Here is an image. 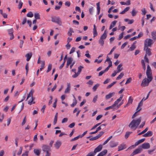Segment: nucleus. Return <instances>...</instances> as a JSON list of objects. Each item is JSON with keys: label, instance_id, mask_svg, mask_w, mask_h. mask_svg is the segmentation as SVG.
<instances>
[{"label": "nucleus", "instance_id": "f257e3e1", "mask_svg": "<svg viewBox=\"0 0 156 156\" xmlns=\"http://www.w3.org/2000/svg\"><path fill=\"white\" fill-rule=\"evenodd\" d=\"M146 74L147 79L145 78L143 80L141 84V86L142 87L147 86L152 79L151 70L149 65H148L147 66Z\"/></svg>", "mask_w": 156, "mask_h": 156}, {"label": "nucleus", "instance_id": "f03ea898", "mask_svg": "<svg viewBox=\"0 0 156 156\" xmlns=\"http://www.w3.org/2000/svg\"><path fill=\"white\" fill-rule=\"evenodd\" d=\"M141 120V117H140L136 119H133L130 122L129 126L133 130H135L140 124Z\"/></svg>", "mask_w": 156, "mask_h": 156}, {"label": "nucleus", "instance_id": "7ed1b4c3", "mask_svg": "<svg viewBox=\"0 0 156 156\" xmlns=\"http://www.w3.org/2000/svg\"><path fill=\"white\" fill-rule=\"evenodd\" d=\"M153 40L150 38H147L144 42V47H151L154 43Z\"/></svg>", "mask_w": 156, "mask_h": 156}, {"label": "nucleus", "instance_id": "20e7f679", "mask_svg": "<svg viewBox=\"0 0 156 156\" xmlns=\"http://www.w3.org/2000/svg\"><path fill=\"white\" fill-rule=\"evenodd\" d=\"M51 21L56 23L60 26L62 25V22L60 18L58 16H55L51 18Z\"/></svg>", "mask_w": 156, "mask_h": 156}, {"label": "nucleus", "instance_id": "39448f33", "mask_svg": "<svg viewBox=\"0 0 156 156\" xmlns=\"http://www.w3.org/2000/svg\"><path fill=\"white\" fill-rule=\"evenodd\" d=\"M42 148L43 151L44 152H49L51 151L50 147L47 145H43L42 146Z\"/></svg>", "mask_w": 156, "mask_h": 156}, {"label": "nucleus", "instance_id": "423d86ee", "mask_svg": "<svg viewBox=\"0 0 156 156\" xmlns=\"http://www.w3.org/2000/svg\"><path fill=\"white\" fill-rule=\"evenodd\" d=\"M144 50L145 51L146 54L145 55L149 56L151 54V50L148 47H144Z\"/></svg>", "mask_w": 156, "mask_h": 156}, {"label": "nucleus", "instance_id": "0eeeda50", "mask_svg": "<svg viewBox=\"0 0 156 156\" xmlns=\"http://www.w3.org/2000/svg\"><path fill=\"white\" fill-rule=\"evenodd\" d=\"M123 96V95H121L120 98H119L117 99V100L115 101L113 105L114 107L117 106V105H118V103L122 99Z\"/></svg>", "mask_w": 156, "mask_h": 156}, {"label": "nucleus", "instance_id": "6e6552de", "mask_svg": "<svg viewBox=\"0 0 156 156\" xmlns=\"http://www.w3.org/2000/svg\"><path fill=\"white\" fill-rule=\"evenodd\" d=\"M141 147L144 149H148L150 148V145L148 143H144L142 145Z\"/></svg>", "mask_w": 156, "mask_h": 156}, {"label": "nucleus", "instance_id": "1a4fd4ad", "mask_svg": "<svg viewBox=\"0 0 156 156\" xmlns=\"http://www.w3.org/2000/svg\"><path fill=\"white\" fill-rule=\"evenodd\" d=\"M67 87L64 93L65 94H68L70 92V91L71 90V86L70 84L69 83H67Z\"/></svg>", "mask_w": 156, "mask_h": 156}, {"label": "nucleus", "instance_id": "9d476101", "mask_svg": "<svg viewBox=\"0 0 156 156\" xmlns=\"http://www.w3.org/2000/svg\"><path fill=\"white\" fill-rule=\"evenodd\" d=\"M62 143L59 140L57 141L54 144V146L56 149H58L61 146Z\"/></svg>", "mask_w": 156, "mask_h": 156}, {"label": "nucleus", "instance_id": "9b49d317", "mask_svg": "<svg viewBox=\"0 0 156 156\" xmlns=\"http://www.w3.org/2000/svg\"><path fill=\"white\" fill-rule=\"evenodd\" d=\"M102 145H99L94 150V153L96 154V153L100 151L102 149Z\"/></svg>", "mask_w": 156, "mask_h": 156}, {"label": "nucleus", "instance_id": "f8f14e48", "mask_svg": "<svg viewBox=\"0 0 156 156\" xmlns=\"http://www.w3.org/2000/svg\"><path fill=\"white\" fill-rule=\"evenodd\" d=\"M115 94V93L114 92L109 93L105 96V98L106 100H108L112 97Z\"/></svg>", "mask_w": 156, "mask_h": 156}, {"label": "nucleus", "instance_id": "ddd939ff", "mask_svg": "<svg viewBox=\"0 0 156 156\" xmlns=\"http://www.w3.org/2000/svg\"><path fill=\"white\" fill-rule=\"evenodd\" d=\"M41 151V150L40 149H34V153L36 155L38 156L40 155Z\"/></svg>", "mask_w": 156, "mask_h": 156}, {"label": "nucleus", "instance_id": "4468645a", "mask_svg": "<svg viewBox=\"0 0 156 156\" xmlns=\"http://www.w3.org/2000/svg\"><path fill=\"white\" fill-rule=\"evenodd\" d=\"M126 148V145L122 144L119 145L118 147V151H119L125 149Z\"/></svg>", "mask_w": 156, "mask_h": 156}, {"label": "nucleus", "instance_id": "2eb2a0df", "mask_svg": "<svg viewBox=\"0 0 156 156\" xmlns=\"http://www.w3.org/2000/svg\"><path fill=\"white\" fill-rule=\"evenodd\" d=\"M122 64H119L117 66V70L116 71L118 73H119L122 71L123 69L122 67Z\"/></svg>", "mask_w": 156, "mask_h": 156}, {"label": "nucleus", "instance_id": "dca6fc26", "mask_svg": "<svg viewBox=\"0 0 156 156\" xmlns=\"http://www.w3.org/2000/svg\"><path fill=\"white\" fill-rule=\"evenodd\" d=\"M73 97L74 98V99L73 100V103L71 105V106L72 107H74L77 103V100L76 99L75 96L74 95H73Z\"/></svg>", "mask_w": 156, "mask_h": 156}, {"label": "nucleus", "instance_id": "f3484780", "mask_svg": "<svg viewBox=\"0 0 156 156\" xmlns=\"http://www.w3.org/2000/svg\"><path fill=\"white\" fill-rule=\"evenodd\" d=\"M32 56V54L31 53H27L25 55V57L27 58L26 60L27 61L30 60Z\"/></svg>", "mask_w": 156, "mask_h": 156}, {"label": "nucleus", "instance_id": "a211bd4d", "mask_svg": "<svg viewBox=\"0 0 156 156\" xmlns=\"http://www.w3.org/2000/svg\"><path fill=\"white\" fill-rule=\"evenodd\" d=\"M33 93L34 91L32 90H31L28 94L26 100H27L30 98H33Z\"/></svg>", "mask_w": 156, "mask_h": 156}, {"label": "nucleus", "instance_id": "6ab92c4d", "mask_svg": "<svg viewBox=\"0 0 156 156\" xmlns=\"http://www.w3.org/2000/svg\"><path fill=\"white\" fill-rule=\"evenodd\" d=\"M117 22V21L116 20L114 21L113 22H112L109 27V29L111 30V29L113 27H114L115 25L116 24V23Z\"/></svg>", "mask_w": 156, "mask_h": 156}, {"label": "nucleus", "instance_id": "aec40b11", "mask_svg": "<svg viewBox=\"0 0 156 156\" xmlns=\"http://www.w3.org/2000/svg\"><path fill=\"white\" fill-rule=\"evenodd\" d=\"M143 104V102L142 101H141L139 103L138 106L136 109V110L137 111V112H139L141 109V108L140 107H141Z\"/></svg>", "mask_w": 156, "mask_h": 156}, {"label": "nucleus", "instance_id": "412c9836", "mask_svg": "<svg viewBox=\"0 0 156 156\" xmlns=\"http://www.w3.org/2000/svg\"><path fill=\"white\" fill-rule=\"evenodd\" d=\"M107 151L106 150H105L99 154L97 156H103L107 153Z\"/></svg>", "mask_w": 156, "mask_h": 156}, {"label": "nucleus", "instance_id": "4be33fe9", "mask_svg": "<svg viewBox=\"0 0 156 156\" xmlns=\"http://www.w3.org/2000/svg\"><path fill=\"white\" fill-rule=\"evenodd\" d=\"M107 33L106 32V30H105L104 31V33L101 36L100 39H101L102 40L105 39L107 37Z\"/></svg>", "mask_w": 156, "mask_h": 156}, {"label": "nucleus", "instance_id": "5701e85b", "mask_svg": "<svg viewBox=\"0 0 156 156\" xmlns=\"http://www.w3.org/2000/svg\"><path fill=\"white\" fill-rule=\"evenodd\" d=\"M156 31H153L151 32L152 37V39L154 40V41H155L156 39Z\"/></svg>", "mask_w": 156, "mask_h": 156}, {"label": "nucleus", "instance_id": "b1692460", "mask_svg": "<svg viewBox=\"0 0 156 156\" xmlns=\"http://www.w3.org/2000/svg\"><path fill=\"white\" fill-rule=\"evenodd\" d=\"M141 151V149L140 148H139L136 149L135 151H133L134 153L136 154L140 153Z\"/></svg>", "mask_w": 156, "mask_h": 156}, {"label": "nucleus", "instance_id": "393cba45", "mask_svg": "<svg viewBox=\"0 0 156 156\" xmlns=\"http://www.w3.org/2000/svg\"><path fill=\"white\" fill-rule=\"evenodd\" d=\"M124 21L126 22H128V23L129 24H132L134 22V20H130L128 19H124Z\"/></svg>", "mask_w": 156, "mask_h": 156}, {"label": "nucleus", "instance_id": "a878e982", "mask_svg": "<svg viewBox=\"0 0 156 156\" xmlns=\"http://www.w3.org/2000/svg\"><path fill=\"white\" fill-rule=\"evenodd\" d=\"M34 17L36 20H39L40 19V15L38 13H36L34 15Z\"/></svg>", "mask_w": 156, "mask_h": 156}, {"label": "nucleus", "instance_id": "bb28decb", "mask_svg": "<svg viewBox=\"0 0 156 156\" xmlns=\"http://www.w3.org/2000/svg\"><path fill=\"white\" fill-rule=\"evenodd\" d=\"M145 140V138H143L138 140L136 142V145H138L139 144L144 142Z\"/></svg>", "mask_w": 156, "mask_h": 156}, {"label": "nucleus", "instance_id": "cd10ccee", "mask_svg": "<svg viewBox=\"0 0 156 156\" xmlns=\"http://www.w3.org/2000/svg\"><path fill=\"white\" fill-rule=\"evenodd\" d=\"M124 75V73L123 72L121 73L120 75H119L116 78V80H119L121 79L122 77Z\"/></svg>", "mask_w": 156, "mask_h": 156}, {"label": "nucleus", "instance_id": "c85d7f7f", "mask_svg": "<svg viewBox=\"0 0 156 156\" xmlns=\"http://www.w3.org/2000/svg\"><path fill=\"white\" fill-rule=\"evenodd\" d=\"M115 107L114 106H113V105H112L111 106H110L109 107H107V108H106L105 109V110H108L110 109H113V110H115Z\"/></svg>", "mask_w": 156, "mask_h": 156}, {"label": "nucleus", "instance_id": "c756f323", "mask_svg": "<svg viewBox=\"0 0 156 156\" xmlns=\"http://www.w3.org/2000/svg\"><path fill=\"white\" fill-rule=\"evenodd\" d=\"M73 61V59L72 58H68L67 63V65H70Z\"/></svg>", "mask_w": 156, "mask_h": 156}, {"label": "nucleus", "instance_id": "7c9ffc66", "mask_svg": "<svg viewBox=\"0 0 156 156\" xmlns=\"http://www.w3.org/2000/svg\"><path fill=\"white\" fill-rule=\"evenodd\" d=\"M141 63L142 66V67L144 70L146 69V66L144 62V60L142 59L141 61Z\"/></svg>", "mask_w": 156, "mask_h": 156}, {"label": "nucleus", "instance_id": "2f4dec72", "mask_svg": "<svg viewBox=\"0 0 156 156\" xmlns=\"http://www.w3.org/2000/svg\"><path fill=\"white\" fill-rule=\"evenodd\" d=\"M73 32V29L70 28H69V30L68 33V34L69 36H71L72 35V33Z\"/></svg>", "mask_w": 156, "mask_h": 156}, {"label": "nucleus", "instance_id": "473e14b6", "mask_svg": "<svg viewBox=\"0 0 156 156\" xmlns=\"http://www.w3.org/2000/svg\"><path fill=\"white\" fill-rule=\"evenodd\" d=\"M33 12H29L27 14V16L31 18L33 16Z\"/></svg>", "mask_w": 156, "mask_h": 156}, {"label": "nucleus", "instance_id": "72a5a7b5", "mask_svg": "<svg viewBox=\"0 0 156 156\" xmlns=\"http://www.w3.org/2000/svg\"><path fill=\"white\" fill-rule=\"evenodd\" d=\"M93 34L94 37H95L98 35V33L97 29H93Z\"/></svg>", "mask_w": 156, "mask_h": 156}, {"label": "nucleus", "instance_id": "f704fd0d", "mask_svg": "<svg viewBox=\"0 0 156 156\" xmlns=\"http://www.w3.org/2000/svg\"><path fill=\"white\" fill-rule=\"evenodd\" d=\"M148 127H147L145 128V129H144L143 131L142 132H140V133H139L138 134V135H141L142 134L144 133H146L148 130Z\"/></svg>", "mask_w": 156, "mask_h": 156}, {"label": "nucleus", "instance_id": "c9c22d12", "mask_svg": "<svg viewBox=\"0 0 156 156\" xmlns=\"http://www.w3.org/2000/svg\"><path fill=\"white\" fill-rule=\"evenodd\" d=\"M99 84H98L95 85L93 87L92 89L94 91H95L98 87L99 86Z\"/></svg>", "mask_w": 156, "mask_h": 156}, {"label": "nucleus", "instance_id": "e433bc0d", "mask_svg": "<svg viewBox=\"0 0 156 156\" xmlns=\"http://www.w3.org/2000/svg\"><path fill=\"white\" fill-rule=\"evenodd\" d=\"M45 65V62L44 61L42 62L41 63V68H40V70L42 71V70L44 68Z\"/></svg>", "mask_w": 156, "mask_h": 156}, {"label": "nucleus", "instance_id": "4c0bfd02", "mask_svg": "<svg viewBox=\"0 0 156 156\" xmlns=\"http://www.w3.org/2000/svg\"><path fill=\"white\" fill-rule=\"evenodd\" d=\"M98 43L99 44H100L101 45L103 46L104 44V40L100 39L99 40Z\"/></svg>", "mask_w": 156, "mask_h": 156}, {"label": "nucleus", "instance_id": "58836bf2", "mask_svg": "<svg viewBox=\"0 0 156 156\" xmlns=\"http://www.w3.org/2000/svg\"><path fill=\"white\" fill-rule=\"evenodd\" d=\"M116 83V82L115 81L112 82V83L111 84L108 85L107 87V89H109L114 84Z\"/></svg>", "mask_w": 156, "mask_h": 156}, {"label": "nucleus", "instance_id": "ea45409f", "mask_svg": "<svg viewBox=\"0 0 156 156\" xmlns=\"http://www.w3.org/2000/svg\"><path fill=\"white\" fill-rule=\"evenodd\" d=\"M83 68V66H80L78 68V71L77 73L80 74L82 69Z\"/></svg>", "mask_w": 156, "mask_h": 156}, {"label": "nucleus", "instance_id": "a19ab883", "mask_svg": "<svg viewBox=\"0 0 156 156\" xmlns=\"http://www.w3.org/2000/svg\"><path fill=\"white\" fill-rule=\"evenodd\" d=\"M9 35L13 34L14 30L13 28L9 29L7 30Z\"/></svg>", "mask_w": 156, "mask_h": 156}, {"label": "nucleus", "instance_id": "79ce46f5", "mask_svg": "<svg viewBox=\"0 0 156 156\" xmlns=\"http://www.w3.org/2000/svg\"><path fill=\"white\" fill-rule=\"evenodd\" d=\"M34 99L33 98H31L30 100H29L28 102V104L30 105H31L32 104H34L35 102H33Z\"/></svg>", "mask_w": 156, "mask_h": 156}, {"label": "nucleus", "instance_id": "37998d69", "mask_svg": "<svg viewBox=\"0 0 156 156\" xmlns=\"http://www.w3.org/2000/svg\"><path fill=\"white\" fill-rule=\"evenodd\" d=\"M112 136H111L109 137L104 142V143L103 144V145H105L108 142V141L112 138Z\"/></svg>", "mask_w": 156, "mask_h": 156}, {"label": "nucleus", "instance_id": "c03bdc74", "mask_svg": "<svg viewBox=\"0 0 156 156\" xmlns=\"http://www.w3.org/2000/svg\"><path fill=\"white\" fill-rule=\"evenodd\" d=\"M132 133V132H126L125 136V138H127L129 136L130 134Z\"/></svg>", "mask_w": 156, "mask_h": 156}, {"label": "nucleus", "instance_id": "a18cd8bd", "mask_svg": "<svg viewBox=\"0 0 156 156\" xmlns=\"http://www.w3.org/2000/svg\"><path fill=\"white\" fill-rule=\"evenodd\" d=\"M136 48V46L134 44H133L130 48L129 50L131 51L133 50Z\"/></svg>", "mask_w": 156, "mask_h": 156}, {"label": "nucleus", "instance_id": "49530a36", "mask_svg": "<svg viewBox=\"0 0 156 156\" xmlns=\"http://www.w3.org/2000/svg\"><path fill=\"white\" fill-rule=\"evenodd\" d=\"M52 68V65L51 64H49L48 66V70L47 71V72L48 73L49 72L51 69Z\"/></svg>", "mask_w": 156, "mask_h": 156}, {"label": "nucleus", "instance_id": "de8ad7c7", "mask_svg": "<svg viewBox=\"0 0 156 156\" xmlns=\"http://www.w3.org/2000/svg\"><path fill=\"white\" fill-rule=\"evenodd\" d=\"M23 150V148L22 147H20L19 151L17 153V154L18 155H20L22 153Z\"/></svg>", "mask_w": 156, "mask_h": 156}, {"label": "nucleus", "instance_id": "09e8293b", "mask_svg": "<svg viewBox=\"0 0 156 156\" xmlns=\"http://www.w3.org/2000/svg\"><path fill=\"white\" fill-rule=\"evenodd\" d=\"M124 34V32H122L119 35V38H118V40H121L123 37Z\"/></svg>", "mask_w": 156, "mask_h": 156}, {"label": "nucleus", "instance_id": "8fccbe9b", "mask_svg": "<svg viewBox=\"0 0 156 156\" xmlns=\"http://www.w3.org/2000/svg\"><path fill=\"white\" fill-rule=\"evenodd\" d=\"M95 154L94 153V152H91L89 153L86 156H94Z\"/></svg>", "mask_w": 156, "mask_h": 156}, {"label": "nucleus", "instance_id": "3c124183", "mask_svg": "<svg viewBox=\"0 0 156 156\" xmlns=\"http://www.w3.org/2000/svg\"><path fill=\"white\" fill-rule=\"evenodd\" d=\"M23 4V3L21 1H20L19 2V4L18 6V7L19 9H21L22 6Z\"/></svg>", "mask_w": 156, "mask_h": 156}, {"label": "nucleus", "instance_id": "603ef678", "mask_svg": "<svg viewBox=\"0 0 156 156\" xmlns=\"http://www.w3.org/2000/svg\"><path fill=\"white\" fill-rule=\"evenodd\" d=\"M148 136H152L153 134L152 132L151 131H148L147 133H146Z\"/></svg>", "mask_w": 156, "mask_h": 156}, {"label": "nucleus", "instance_id": "864d4df0", "mask_svg": "<svg viewBox=\"0 0 156 156\" xmlns=\"http://www.w3.org/2000/svg\"><path fill=\"white\" fill-rule=\"evenodd\" d=\"M132 78L131 77L127 79L125 83V84H127L131 82L132 81Z\"/></svg>", "mask_w": 156, "mask_h": 156}, {"label": "nucleus", "instance_id": "5fc2aeb1", "mask_svg": "<svg viewBox=\"0 0 156 156\" xmlns=\"http://www.w3.org/2000/svg\"><path fill=\"white\" fill-rule=\"evenodd\" d=\"M141 11H142V14L143 15H145L147 12H146V11L145 8H144L142 9H141Z\"/></svg>", "mask_w": 156, "mask_h": 156}, {"label": "nucleus", "instance_id": "6e6d98bb", "mask_svg": "<svg viewBox=\"0 0 156 156\" xmlns=\"http://www.w3.org/2000/svg\"><path fill=\"white\" fill-rule=\"evenodd\" d=\"M133 101V99L131 97H129L128 99V103L129 104H132Z\"/></svg>", "mask_w": 156, "mask_h": 156}, {"label": "nucleus", "instance_id": "4d7b16f0", "mask_svg": "<svg viewBox=\"0 0 156 156\" xmlns=\"http://www.w3.org/2000/svg\"><path fill=\"white\" fill-rule=\"evenodd\" d=\"M137 12L135 10V9H133L132 12L131 14L132 16H134L136 15Z\"/></svg>", "mask_w": 156, "mask_h": 156}, {"label": "nucleus", "instance_id": "13d9d810", "mask_svg": "<svg viewBox=\"0 0 156 156\" xmlns=\"http://www.w3.org/2000/svg\"><path fill=\"white\" fill-rule=\"evenodd\" d=\"M80 138V136L79 135L78 136H76V137H75V138H74L73 139H71V141H75V140H77V139H78L79 138Z\"/></svg>", "mask_w": 156, "mask_h": 156}, {"label": "nucleus", "instance_id": "bf43d9fd", "mask_svg": "<svg viewBox=\"0 0 156 156\" xmlns=\"http://www.w3.org/2000/svg\"><path fill=\"white\" fill-rule=\"evenodd\" d=\"M79 74H80L77 72L75 73V74L72 76V77L73 78H76L79 76Z\"/></svg>", "mask_w": 156, "mask_h": 156}, {"label": "nucleus", "instance_id": "052dcab7", "mask_svg": "<svg viewBox=\"0 0 156 156\" xmlns=\"http://www.w3.org/2000/svg\"><path fill=\"white\" fill-rule=\"evenodd\" d=\"M93 11H94V9H93V7H91V8H90L89 9V11L90 13V14L92 15L93 14Z\"/></svg>", "mask_w": 156, "mask_h": 156}, {"label": "nucleus", "instance_id": "680f3d73", "mask_svg": "<svg viewBox=\"0 0 156 156\" xmlns=\"http://www.w3.org/2000/svg\"><path fill=\"white\" fill-rule=\"evenodd\" d=\"M127 44V42H125L122 45V46H121V48L122 49H123L125 47L126 45Z\"/></svg>", "mask_w": 156, "mask_h": 156}, {"label": "nucleus", "instance_id": "e2e57ef3", "mask_svg": "<svg viewBox=\"0 0 156 156\" xmlns=\"http://www.w3.org/2000/svg\"><path fill=\"white\" fill-rule=\"evenodd\" d=\"M98 95H96L94 97L93 100V102L95 103L96 102L98 98Z\"/></svg>", "mask_w": 156, "mask_h": 156}, {"label": "nucleus", "instance_id": "0e129e2a", "mask_svg": "<svg viewBox=\"0 0 156 156\" xmlns=\"http://www.w3.org/2000/svg\"><path fill=\"white\" fill-rule=\"evenodd\" d=\"M98 137L97 136H94V137H93L91 138L90 139V140L91 141L94 140H96L98 139Z\"/></svg>", "mask_w": 156, "mask_h": 156}, {"label": "nucleus", "instance_id": "69168bd1", "mask_svg": "<svg viewBox=\"0 0 156 156\" xmlns=\"http://www.w3.org/2000/svg\"><path fill=\"white\" fill-rule=\"evenodd\" d=\"M145 123V122L144 121V122H143L141 124H140V125L139 126V128H141L143 127V126H144Z\"/></svg>", "mask_w": 156, "mask_h": 156}, {"label": "nucleus", "instance_id": "338daca9", "mask_svg": "<svg viewBox=\"0 0 156 156\" xmlns=\"http://www.w3.org/2000/svg\"><path fill=\"white\" fill-rule=\"evenodd\" d=\"M75 50V48L74 47H73L71 48V49L70 52L69 54H71L73 53Z\"/></svg>", "mask_w": 156, "mask_h": 156}, {"label": "nucleus", "instance_id": "774afa93", "mask_svg": "<svg viewBox=\"0 0 156 156\" xmlns=\"http://www.w3.org/2000/svg\"><path fill=\"white\" fill-rule=\"evenodd\" d=\"M117 73H118V72L116 71H114V73H112V74L111 75V76L112 77H114L115 76Z\"/></svg>", "mask_w": 156, "mask_h": 156}]
</instances>
